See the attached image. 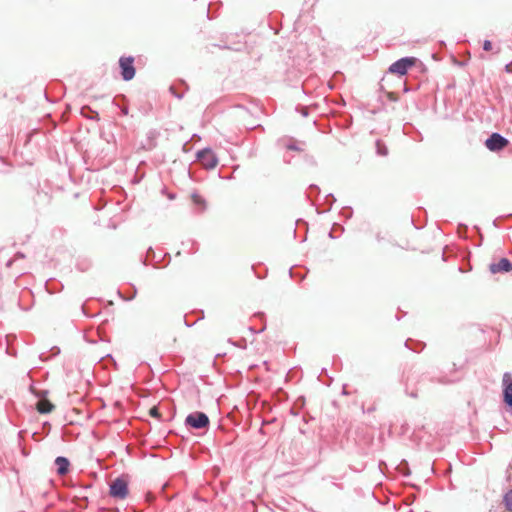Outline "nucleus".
<instances>
[{
    "label": "nucleus",
    "mask_w": 512,
    "mask_h": 512,
    "mask_svg": "<svg viewBox=\"0 0 512 512\" xmlns=\"http://www.w3.org/2000/svg\"><path fill=\"white\" fill-rule=\"evenodd\" d=\"M128 481L124 477H117L109 485V494L114 499L123 500L128 496Z\"/></svg>",
    "instance_id": "nucleus-1"
},
{
    "label": "nucleus",
    "mask_w": 512,
    "mask_h": 512,
    "mask_svg": "<svg viewBox=\"0 0 512 512\" xmlns=\"http://www.w3.org/2000/svg\"><path fill=\"white\" fill-rule=\"evenodd\" d=\"M209 424V417L204 412L196 411L188 414L185 418V425L191 429L208 428Z\"/></svg>",
    "instance_id": "nucleus-2"
},
{
    "label": "nucleus",
    "mask_w": 512,
    "mask_h": 512,
    "mask_svg": "<svg viewBox=\"0 0 512 512\" xmlns=\"http://www.w3.org/2000/svg\"><path fill=\"white\" fill-rule=\"evenodd\" d=\"M416 60L417 59L415 57H402L389 66L388 72L397 74L399 76H404L407 74L409 68L415 65Z\"/></svg>",
    "instance_id": "nucleus-3"
},
{
    "label": "nucleus",
    "mask_w": 512,
    "mask_h": 512,
    "mask_svg": "<svg viewBox=\"0 0 512 512\" xmlns=\"http://www.w3.org/2000/svg\"><path fill=\"white\" fill-rule=\"evenodd\" d=\"M502 399L508 412L512 415V375L505 372L502 377Z\"/></svg>",
    "instance_id": "nucleus-4"
},
{
    "label": "nucleus",
    "mask_w": 512,
    "mask_h": 512,
    "mask_svg": "<svg viewBox=\"0 0 512 512\" xmlns=\"http://www.w3.org/2000/svg\"><path fill=\"white\" fill-rule=\"evenodd\" d=\"M197 160L206 169H213L218 164V158L211 148L206 147L196 153Z\"/></svg>",
    "instance_id": "nucleus-5"
},
{
    "label": "nucleus",
    "mask_w": 512,
    "mask_h": 512,
    "mask_svg": "<svg viewBox=\"0 0 512 512\" xmlns=\"http://www.w3.org/2000/svg\"><path fill=\"white\" fill-rule=\"evenodd\" d=\"M120 73L124 81H130L135 77L134 57H121L119 59Z\"/></svg>",
    "instance_id": "nucleus-6"
},
{
    "label": "nucleus",
    "mask_w": 512,
    "mask_h": 512,
    "mask_svg": "<svg viewBox=\"0 0 512 512\" xmlns=\"http://www.w3.org/2000/svg\"><path fill=\"white\" fill-rule=\"evenodd\" d=\"M509 144V140L500 133H492L486 140L485 146L492 152L503 150Z\"/></svg>",
    "instance_id": "nucleus-7"
},
{
    "label": "nucleus",
    "mask_w": 512,
    "mask_h": 512,
    "mask_svg": "<svg viewBox=\"0 0 512 512\" xmlns=\"http://www.w3.org/2000/svg\"><path fill=\"white\" fill-rule=\"evenodd\" d=\"M489 271L492 274L508 273L512 271V262L508 258H501L498 262H493L489 265Z\"/></svg>",
    "instance_id": "nucleus-8"
},
{
    "label": "nucleus",
    "mask_w": 512,
    "mask_h": 512,
    "mask_svg": "<svg viewBox=\"0 0 512 512\" xmlns=\"http://www.w3.org/2000/svg\"><path fill=\"white\" fill-rule=\"evenodd\" d=\"M55 466L57 474L60 476L66 475L69 471L70 462L68 458L64 456H58L55 459Z\"/></svg>",
    "instance_id": "nucleus-9"
},
{
    "label": "nucleus",
    "mask_w": 512,
    "mask_h": 512,
    "mask_svg": "<svg viewBox=\"0 0 512 512\" xmlns=\"http://www.w3.org/2000/svg\"><path fill=\"white\" fill-rule=\"evenodd\" d=\"M54 409V405L47 399L39 400L37 410L40 414H48Z\"/></svg>",
    "instance_id": "nucleus-10"
},
{
    "label": "nucleus",
    "mask_w": 512,
    "mask_h": 512,
    "mask_svg": "<svg viewBox=\"0 0 512 512\" xmlns=\"http://www.w3.org/2000/svg\"><path fill=\"white\" fill-rule=\"evenodd\" d=\"M81 114L89 119V120H95V121H98L99 120V114L97 111L93 110L91 107L89 106H83L81 108Z\"/></svg>",
    "instance_id": "nucleus-11"
},
{
    "label": "nucleus",
    "mask_w": 512,
    "mask_h": 512,
    "mask_svg": "<svg viewBox=\"0 0 512 512\" xmlns=\"http://www.w3.org/2000/svg\"><path fill=\"white\" fill-rule=\"evenodd\" d=\"M375 146H376L377 155L383 156V157L388 155V148L383 141H381L379 139L376 140Z\"/></svg>",
    "instance_id": "nucleus-12"
},
{
    "label": "nucleus",
    "mask_w": 512,
    "mask_h": 512,
    "mask_svg": "<svg viewBox=\"0 0 512 512\" xmlns=\"http://www.w3.org/2000/svg\"><path fill=\"white\" fill-rule=\"evenodd\" d=\"M191 197H192V200L195 205L201 206L202 209H204L206 207L205 199L202 196H200L198 193H195V192L192 193Z\"/></svg>",
    "instance_id": "nucleus-13"
},
{
    "label": "nucleus",
    "mask_w": 512,
    "mask_h": 512,
    "mask_svg": "<svg viewBox=\"0 0 512 512\" xmlns=\"http://www.w3.org/2000/svg\"><path fill=\"white\" fill-rule=\"evenodd\" d=\"M503 502L505 504V507L508 511L512 512V490H509L505 493L503 497Z\"/></svg>",
    "instance_id": "nucleus-14"
},
{
    "label": "nucleus",
    "mask_w": 512,
    "mask_h": 512,
    "mask_svg": "<svg viewBox=\"0 0 512 512\" xmlns=\"http://www.w3.org/2000/svg\"><path fill=\"white\" fill-rule=\"evenodd\" d=\"M32 392L35 394V396L39 400L46 399V396L48 394L47 390H35V389H32Z\"/></svg>",
    "instance_id": "nucleus-15"
},
{
    "label": "nucleus",
    "mask_w": 512,
    "mask_h": 512,
    "mask_svg": "<svg viewBox=\"0 0 512 512\" xmlns=\"http://www.w3.org/2000/svg\"><path fill=\"white\" fill-rule=\"evenodd\" d=\"M149 414H150V416H152L154 418H157V419L161 418V414L159 412V409L156 406H153L152 408H150Z\"/></svg>",
    "instance_id": "nucleus-16"
},
{
    "label": "nucleus",
    "mask_w": 512,
    "mask_h": 512,
    "mask_svg": "<svg viewBox=\"0 0 512 512\" xmlns=\"http://www.w3.org/2000/svg\"><path fill=\"white\" fill-rule=\"evenodd\" d=\"M492 49V43L489 40H485L483 42V50L484 51H490Z\"/></svg>",
    "instance_id": "nucleus-17"
},
{
    "label": "nucleus",
    "mask_w": 512,
    "mask_h": 512,
    "mask_svg": "<svg viewBox=\"0 0 512 512\" xmlns=\"http://www.w3.org/2000/svg\"><path fill=\"white\" fill-rule=\"evenodd\" d=\"M287 149L293 150V151H299L300 148L295 143H288L286 145Z\"/></svg>",
    "instance_id": "nucleus-18"
},
{
    "label": "nucleus",
    "mask_w": 512,
    "mask_h": 512,
    "mask_svg": "<svg viewBox=\"0 0 512 512\" xmlns=\"http://www.w3.org/2000/svg\"><path fill=\"white\" fill-rule=\"evenodd\" d=\"M386 96H387V98L390 101H394L395 102V101L398 100L397 96L394 93H392V92H386Z\"/></svg>",
    "instance_id": "nucleus-19"
},
{
    "label": "nucleus",
    "mask_w": 512,
    "mask_h": 512,
    "mask_svg": "<svg viewBox=\"0 0 512 512\" xmlns=\"http://www.w3.org/2000/svg\"><path fill=\"white\" fill-rule=\"evenodd\" d=\"M326 200H327V202H329V203H330V205H332V204L336 201V198L334 197V195H333V194H328V195L326 196Z\"/></svg>",
    "instance_id": "nucleus-20"
},
{
    "label": "nucleus",
    "mask_w": 512,
    "mask_h": 512,
    "mask_svg": "<svg viewBox=\"0 0 512 512\" xmlns=\"http://www.w3.org/2000/svg\"><path fill=\"white\" fill-rule=\"evenodd\" d=\"M504 70L507 73H512V64L511 63L506 64Z\"/></svg>",
    "instance_id": "nucleus-21"
},
{
    "label": "nucleus",
    "mask_w": 512,
    "mask_h": 512,
    "mask_svg": "<svg viewBox=\"0 0 512 512\" xmlns=\"http://www.w3.org/2000/svg\"><path fill=\"white\" fill-rule=\"evenodd\" d=\"M170 91H171V92L173 93V95H174L175 97H177L178 99H181V98L183 97V95H182V94H177V93H175V92H174V88H173L172 86L170 87Z\"/></svg>",
    "instance_id": "nucleus-22"
},
{
    "label": "nucleus",
    "mask_w": 512,
    "mask_h": 512,
    "mask_svg": "<svg viewBox=\"0 0 512 512\" xmlns=\"http://www.w3.org/2000/svg\"><path fill=\"white\" fill-rule=\"evenodd\" d=\"M301 114H302V116L306 117V116L308 115L307 108L302 107V108H301Z\"/></svg>",
    "instance_id": "nucleus-23"
},
{
    "label": "nucleus",
    "mask_w": 512,
    "mask_h": 512,
    "mask_svg": "<svg viewBox=\"0 0 512 512\" xmlns=\"http://www.w3.org/2000/svg\"><path fill=\"white\" fill-rule=\"evenodd\" d=\"M121 112H122V114H123V115H127V114H128V112H129L128 107H122V108H121Z\"/></svg>",
    "instance_id": "nucleus-24"
},
{
    "label": "nucleus",
    "mask_w": 512,
    "mask_h": 512,
    "mask_svg": "<svg viewBox=\"0 0 512 512\" xmlns=\"http://www.w3.org/2000/svg\"><path fill=\"white\" fill-rule=\"evenodd\" d=\"M153 250L151 247H149L148 251H147V257H150V254H153Z\"/></svg>",
    "instance_id": "nucleus-25"
},
{
    "label": "nucleus",
    "mask_w": 512,
    "mask_h": 512,
    "mask_svg": "<svg viewBox=\"0 0 512 512\" xmlns=\"http://www.w3.org/2000/svg\"><path fill=\"white\" fill-rule=\"evenodd\" d=\"M310 189H315L317 192H319V188L317 185H310Z\"/></svg>",
    "instance_id": "nucleus-26"
},
{
    "label": "nucleus",
    "mask_w": 512,
    "mask_h": 512,
    "mask_svg": "<svg viewBox=\"0 0 512 512\" xmlns=\"http://www.w3.org/2000/svg\"><path fill=\"white\" fill-rule=\"evenodd\" d=\"M410 397L412 398H416L417 397V393L416 392H412L409 394Z\"/></svg>",
    "instance_id": "nucleus-27"
},
{
    "label": "nucleus",
    "mask_w": 512,
    "mask_h": 512,
    "mask_svg": "<svg viewBox=\"0 0 512 512\" xmlns=\"http://www.w3.org/2000/svg\"><path fill=\"white\" fill-rule=\"evenodd\" d=\"M184 323H185V325H186L187 327H191V326L193 325V324H189V323L187 322V320H186V318H185V317H184Z\"/></svg>",
    "instance_id": "nucleus-28"
},
{
    "label": "nucleus",
    "mask_w": 512,
    "mask_h": 512,
    "mask_svg": "<svg viewBox=\"0 0 512 512\" xmlns=\"http://www.w3.org/2000/svg\"><path fill=\"white\" fill-rule=\"evenodd\" d=\"M342 394H343V395H347V394H348V393H347V391H346V386H345V385H344V387H343Z\"/></svg>",
    "instance_id": "nucleus-29"
},
{
    "label": "nucleus",
    "mask_w": 512,
    "mask_h": 512,
    "mask_svg": "<svg viewBox=\"0 0 512 512\" xmlns=\"http://www.w3.org/2000/svg\"><path fill=\"white\" fill-rule=\"evenodd\" d=\"M81 311H82V313H83L85 316H87V314H86V312H85V308H84V306H83V305L81 306Z\"/></svg>",
    "instance_id": "nucleus-30"
},
{
    "label": "nucleus",
    "mask_w": 512,
    "mask_h": 512,
    "mask_svg": "<svg viewBox=\"0 0 512 512\" xmlns=\"http://www.w3.org/2000/svg\"><path fill=\"white\" fill-rule=\"evenodd\" d=\"M134 298H135V295H132L131 297H129V299H128V300H132V299H134Z\"/></svg>",
    "instance_id": "nucleus-31"
},
{
    "label": "nucleus",
    "mask_w": 512,
    "mask_h": 512,
    "mask_svg": "<svg viewBox=\"0 0 512 512\" xmlns=\"http://www.w3.org/2000/svg\"><path fill=\"white\" fill-rule=\"evenodd\" d=\"M134 298H135V295H132L131 297H129V299H128V300H132V299H134Z\"/></svg>",
    "instance_id": "nucleus-32"
},
{
    "label": "nucleus",
    "mask_w": 512,
    "mask_h": 512,
    "mask_svg": "<svg viewBox=\"0 0 512 512\" xmlns=\"http://www.w3.org/2000/svg\"><path fill=\"white\" fill-rule=\"evenodd\" d=\"M134 298H135V295H132L131 297H129V299H128V300H132V299H134Z\"/></svg>",
    "instance_id": "nucleus-33"
},
{
    "label": "nucleus",
    "mask_w": 512,
    "mask_h": 512,
    "mask_svg": "<svg viewBox=\"0 0 512 512\" xmlns=\"http://www.w3.org/2000/svg\"><path fill=\"white\" fill-rule=\"evenodd\" d=\"M222 48H225V49H230L229 46H221Z\"/></svg>",
    "instance_id": "nucleus-34"
},
{
    "label": "nucleus",
    "mask_w": 512,
    "mask_h": 512,
    "mask_svg": "<svg viewBox=\"0 0 512 512\" xmlns=\"http://www.w3.org/2000/svg\"><path fill=\"white\" fill-rule=\"evenodd\" d=\"M330 238H334L332 232L329 233Z\"/></svg>",
    "instance_id": "nucleus-35"
},
{
    "label": "nucleus",
    "mask_w": 512,
    "mask_h": 512,
    "mask_svg": "<svg viewBox=\"0 0 512 512\" xmlns=\"http://www.w3.org/2000/svg\"><path fill=\"white\" fill-rule=\"evenodd\" d=\"M250 331H252L253 333H256V331H254V329L252 327L249 328Z\"/></svg>",
    "instance_id": "nucleus-36"
}]
</instances>
